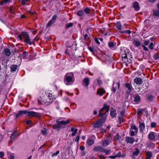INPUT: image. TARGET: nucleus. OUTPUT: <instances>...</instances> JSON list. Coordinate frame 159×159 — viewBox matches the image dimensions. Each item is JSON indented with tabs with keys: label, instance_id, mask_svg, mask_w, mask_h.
Instances as JSON below:
<instances>
[{
	"label": "nucleus",
	"instance_id": "obj_46",
	"mask_svg": "<svg viewBox=\"0 0 159 159\" xmlns=\"http://www.w3.org/2000/svg\"><path fill=\"white\" fill-rule=\"evenodd\" d=\"M119 119L120 122H123L124 116H121L119 117Z\"/></svg>",
	"mask_w": 159,
	"mask_h": 159
},
{
	"label": "nucleus",
	"instance_id": "obj_19",
	"mask_svg": "<svg viewBox=\"0 0 159 159\" xmlns=\"http://www.w3.org/2000/svg\"><path fill=\"white\" fill-rule=\"evenodd\" d=\"M148 86L147 85H143V88H141V89H140V92L142 93H145L147 90Z\"/></svg>",
	"mask_w": 159,
	"mask_h": 159
},
{
	"label": "nucleus",
	"instance_id": "obj_3",
	"mask_svg": "<svg viewBox=\"0 0 159 159\" xmlns=\"http://www.w3.org/2000/svg\"><path fill=\"white\" fill-rule=\"evenodd\" d=\"M23 37L25 39V42L27 44L31 45L32 44V42L31 41V39L30 38L29 36L27 33L26 32H23Z\"/></svg>",
	"mask_w": 159,
	"mask_h": 159
},
{
	"label": "nucleus",
	"instance_id": "obj_41",
	"mask_svg": "<svg viewBox=\"0 0 159 159\" xmlns=\"http://www.w3.org/2000/svg\"><path fill=\"white\" fill-rule=\"evenodd\" d=\"M84 11L85 13L87 14H89L90 13V9L88 8H87L85 9Z\"/></svg>",
	"mask_w": 159,
	"mask_h": 159
},
{
	"label": "nucleus",
	"instance_id": "obj_20",
	"mask_svg": "<svg viewBox=\"0 0 159 159\" xmlns=\"http://www.w3.org/2000/svg\"><path fill=\"white\" fill-rule=\"evenodd\" d=\"M108 45L110 48L112 50H114L116 48V43H115L109 42Z\"/></svg>",
	"mask_w": 159,
	"mask_h": 159
},
{
	"label": "nucleus",
	"instance_id": "obj_50",
	"mask_svg": "<svg viewBox=\"0 0 159 159\" xmlns=\"http://www.w3.org/2000/svg\"><path fill=\"white\" fill-rule=\"evenodd\" d=\"M153 98V96L151 95H149L148 96V98L149 100H152Z\"/></svg>",
	"mask_w": 159,
	"mask_h": 159
},
{
	"label": "nucleus",
	"instance_id": "obj_53",
	"mask_svg": "<svg viewBox=\"0 0 159 159\" xmlns=\"http://www.w3.org/2000/svg\"><path fill=\"white\" fill-rule=\"evenodd\" d=\"M23 37V32L21 34H19L18 36V37L20 40H22V37Z\"/></svg>",
	"mask_w": 159,
	"mask_h": 159
},
{
	"label": "nucleus",
	"instance_id": "obj_1",
	"mask_svg": "<svg viewBox=\"0 0 159 159\" xmlns=\"http://www.w3.org/2000/svg\"><path fill=\"white\" fill-rule=\"evenodd\" d=\"M74 77L72 73H68L65 76L64 81L67 85H70L74 81Z\"/></svg>",
	"mask_w": 159,
	"mask_h": 159
},
{
	"label": "nucleus",
	"instance_id": "obj_34",
	"mask_svg": "<svg viewBox=\"0 0 159 159\" xmlns=\"http://www.w3.org/2000/svg\"><path fill=\"white\" fill-rule=\"evenodd\" d=\"M139 150L138 149H136L133 152L134 155L137 156L139 153Z\"/></svg>",
	"mask_w": 159,
	"mask_h": 159
},
{
	"label": "nucleus",
	"instance_id": "obj_56",
	"mask_svg": "<svg viewBox=\"0 0 159 159\" xmlns=\"http://www.w3.org/2000/svg\"><path fill=\"white\" fill-rule=\"evenodd\" d=\"M117 157H121V152H119L116 155Z\"/></svg>",
	"mask_w": 159,
	"mask_h": 159
},
{
	"label": "nucleus",
	"instance_id": "obj_37",
	"mask_svg": "<svg viewBox=\"0 0 159 159\" xmlns=\"http://www.w3.org/2000/svg\"><path fill=\"white\" fill-rule=\"evenodd\" d=\"M153 13L157 17H159V10H156L154 11Z\"/></svg>",
	"mask_w": 159,
	"mask_h": 159
},
{
	"label": "nucleus",
	"instance_id": "obj_27",
	"mask_svg": "<svg viewBox=\"0 0 159 159\" xmlns=\"http://www.w3.org/2000/svg\"><path fill=\"white\" fill-rule=\"evenodd\" d=\"M57 18V16L56 15H54L52 19L51 20H50V25L53 24L56 21V19Z\"/></svg>",
	"mask_w": 159,
	"mask_h": 159
},
{
	"label": "nucleus",
	"instance_id": "obj_24",
	"mask_svg": "<svg viewBox=\"0 0 159 159\" xmlns=\"http://www.w3.org/2000/svg\"><path fill=\"white\" fill-rule=\"evenodd\" d=\"M140 100V97L138 95H136L134 98V102L137 103L139 102Z\"/></svg>",
	"mask_w": 159,
	"mask_h": 159
},
{
	"label": "nucleus",
	"instance_id": "obj_61",
	"mask_svg": "<svg viewBox=\"0 0 159 159\" xmlns=\"http://www.w3.org/2000/svg\"><path fill=\"white\" fill-rule=\"evenodd\" d=\"M156 125V123H152L151 124V127L152 128L154 127Z\"/></svg>",
	"mask_w": 159,
	"mask_h": 159
},
{
	"label": "nucleus",
	"instance_id": "obj_25",
	"mask_svg": "<svg viewBox=\"0 0 159 159\" xmlns=\"http://www.w3.org/2000/svg\"><path fill=\"white\" fill-rule=\"evenodd\" d=\"M83 84H84L86 86H87L89 84V80L88 78H85L83 80Z\"/></svg>",
	"mask_w": 159,
	"mask_h": 159
},
{
	"label": "nucleus",
	"instance_id": "obj_4",
	"mask_svg": "<svg viewBox=\"0 0 159 159\" xmlns=\"http://www.w3.org/2000/svg\"><path fill=\"white\" fill-rule=\"evenodd\" d=\"M26 115L29 116H37L39 114L33 111H29L26 110Z\"/></svg>",
	"mask_w": 159,
	"mask_h": 159
},
{
	"label": "nucleus",
	"instance_id": "obj_39",
	"mask_svg": "<svg viewBox=\"0 0 159 159\" xmlns=\"http://www.w3.org/2000/svg\"><path fill=\"white\" fill-rule=\"evenodd\" d=\"M154 59L157 60L159 59V55L158 53H155L153 56Z\"/></svg>",
	"mask_w": 159,
	"mask_h": 159
},
{
	"label": "nucleus",
	"instance_id": "obj_45",
	"mask_svg": "<svg viewBox=\"0 0 159 159\" xmlns=\"http://www.w3.org/2000/svg\"><path fill=\"white\" fill-rule=\"evenodd\" d=\"M21 1V3L23 5H25L26 4V2L29 1L30 0H20Z\"/></svg>",
	"mask_w": 159,
	"mask_h": 159
},
{
	"label": "nucleus",
	"instance_id": "obj_54",
	"mask_svg": "<svg viewBox=\"0 0 159 159\" xmlns=\"http://www.w3.org/2000/svg\"><path fill=\"white\" fill-rule=\"evenodd\" d=\"M9 159H14V156L13 154H11L9 157Z\"/></svg>",
	"mask_w": 159,
	"mask_h": 159
},
{
	"label": "nucleus",
	"instance_id": "obj_14",
	"mask_svg": "<svg viewBox=\"0 0 159 159\" xmlns=\"http://www.w3.org/2000/svg\"><path fill=\"white\" fill-rule=\"evenodd\" d=\"M133 7L134 8L135 11H138L140 9V7L138 2H135L133 3Z\"/></svg>",
	"mask_w": 159,
	"mask_h": 159
},
{
	"label": "nucleus",
	"instance_id": "obj_18",
	"mask_svg": "<svg viewBox=\"0 0 159 159\" xmlns=\"http://www.w3.org/2000/svg\"><path fill=\"white\" fill-rule=\"evenodd\" d=\"M116 110L113 108L111 109L110 115L112 118L116 116Z\"/></svg>",
	"mask_w": 159,
	"mask_h": 159
},
{
	"label": "nucleus",
	"instance_id": "obj_7",
	"mask_svg": "<svg viewBox=\"0 0 159 159\" xmlns=\"http://www.w3.org/2000/svg\"><path fill=\"white\" fill-rule=\"evenodd\" d=\"M103 123V122L101 120H100L96 122L94 124L93 127L94 128L100 127L101 126Z\"/></svg>",
	"mask_w": 159,
	"mask_h": 159
},
{
	"label": "nucleus",
	"instance_id": "obj_9",
	"mask_svg": "<svg viewBox=\"0 0 159 159\" xmlns=\"http://www.w3.org/2000/svg\"><path fill=\"white\" fill-rule=\"evenodd\" d=\"M125 85L128 93H130L132 90V86L129 83H125Z\"/></svg>",
	"mask_w": 159,
	"mask_h": 159
},
{
	"label": "nucleus",
	"instance_id": "obj_16",
	"mask_svg": "<svg viewBox=\"0 0 159 159\" xmlns=\"http://www.w3.org/2000/svg\"><path fill=\"white\" fill-rule=\"evenodd\" d=\"M77 15L82 18L84 16L85 14L83 11L79 10L77 12Z\"/></svg>",
	"mask_w": 159,
	"mask_h": 159
},
{
	"label": "nucleus",
	"instance_id": "obj_63",
	"mask_svg": "<svg viewBox=\"0 0 159 159\" xmlns=\"http://www.w3.org/2000/svg\"><path fill=\"white\" fill-rule=\"evenodd\" d=\"M97 83L98 84V85H100L102 84V82L100 80H97Z\"/></svg>",
	"mask_w": 159,
	"mask_h": 159
},
{
	"label": "nucleus",
	"instance_id": "obj_60",
	"mask_svg": "<svg viewBox=\"0 0 159 159\" xmlns=\"http://www.w3.org/2000/svg\"><path fill=\"white\" fill-rule=\"evenodd\" d=\"M95 41L96 43L98 44H99L100 43L98 41V39L97 38L95 39Z\"/></svg>",
	"mask_w": 159,
	"mask_h": 159
},
{
	"label": "nucleus",
	"instance_id": "obj_49",
	"mask_svg": "<svg viewBox=\"0 0 159 159\" xmlns=\"http://www.w3.org/2000/svg\"><path fill=\"white\" fill-rule=\"evenodd\" d=\"M153 43H150V44H149V47L150 49H152L153 48Z\"/></svg>",
	"mask_w": 159,
	"mask_h": 159
},
{
	"label": "nucleus",
	"instance_id": "obj_21",
	"mask_svg": "<svg viewBox=\"0 0 159 159\" xmlns=\"http://www.w3.org/2000/svg\"><path fill=\"white\" fill-rule=\"evenodd\" d=\"M71 131L72 132L71 134V135L73 136H74L77 133L78 129L75 128H72L71 129Z\"/></svg>",
	"mask_w": 159,
	"mask_h": 159
},
{
	"label": "nucleus",
	"instance_id": "obj_52",
	"mask_svg": "<svg viewBox=\"0 0 159 159\" xmlns=\"http://www.w3.org/2000/svg\"><path fill=\"white\" fill-rule=\"evenodd\" d=\"M143 111V109H139L138 110V111H137V114L138 115H139L140 113H142V112Z\"/></svg>",
	"mask_w": 159,
	"mask_h": 159
},
{
	"label": "nucleus",
	"instance_id": "obj_12",
	"mask_svg": "<svg viewBox=\"0 0 159 159\" xmlns=\"http://www.w3.org/2000/svg\"><path fill=\"white\" fill-rule=\"evenodd\" d=\"M19 135V134L17 131H14L10 135V138L11 139H13L14 138L17 137Z\"/></svg>",
	"mask_w": 159,
	"mask_h": 159
},
{
	"label": "nucleus",
	"instance_id": "obj_57",
	"mask_svg": "<svg viewBox=\"0 0 159 159\" xmlns=\"http://www.w3.org/2000/svg\"><path fill=\"white\" fill-rule=\"evenodd\" d=\"M80 138V136H78L76 137V139H75V141L76 142L79 141Z\"/></svg>",
	"mask_w": 159,
	"mask_h": 159
},
{
	"label": "nucleus",
	"instance_id": "obj_17",
	"mask_svg": "<svg viewBox=\"0 0 159 159\" xmlns=\"http://www.w3.org/2000/svg\"><path fill=\"white\" fill-rule=\"evenodd\" d=\"M18 66L16 65H13L11 67V71L12 72H14L16 71L17 69Z\"/></svg>",
	"mask_w": 159,
	"mask_h": 159
},
{
	"label": "nucleus",
	"instance_id": "obj_38",
	"mask_svg": "<svg viewBox=\"0 0 159 159\" xmlns=\"http://www.w3.org/2000/svg\"><path fill=\"white\" fill-rule=\"evenodd\" d=\"M101 146L95 147L93 148V150L96 151H100L101 149Z\"/></svg>",
	"mask_w": 159,
	"mask_h": 159
},
{
	"label": "nucleus",
	"instance_id": "obj_33",
	"mask_svg": "<svg viewBox=\"0 0 159 159\" xmlns=\"http://www.w3.org/2000/svg\"><path fill=\"white\" fill-rule=\"evenodd\" d=\"M53 128L54 129H57L58 130H60L61 128L60 125H58L57 123V125H53Z\"/></svg>",
	"mask_w": 159,
	"mask_h": 159
},
{
	"label": "nucleus",
	"instance_id": "obj_40",
	"mask_svg": "<svg viewBox=\"0 0 159 159\" xmlns=\"http://www.w3.org/2000/svg\"><path fill=\"white\" fill-rule=\"evenodd\" d=\"M131 128L135 130L137 133L138 131V129L135 125H132L131 126Z\"/></svg>",
	"mask_w": 159,
	"mask_h": 159
},
{
	"label": "nucleus",
	"instance_id": "obj_30",
	"mask_svg": "<svg viewBox=\"0 0 159 159\" xmlns=\"http://www.w3.org/2000/svg\"><path fill=\"white\" fill-rule=\"evenodd\" d=\"M72 50L71 49V46H70V47H68L67 48L65 52V53L66 54H70V53H72Z\"/></svg>",
	"mask_w": 159,
	"mask_h": 159
},
{
	"label": "nucleus",
	"instance_id": "obj_28",
	"mask_svg": "<svg viewBox=\"0 0 159 159\" xmlns=\"http://www.w3.org/2000/svg\"><path fill=\"white\" fill-rule=\"evenodd\" d=\"M139 128H140V130L143 131L144 129L145 126L144 124L142 123L139 122Z\"/></svg>",
	"mask_w": 159,
	"mask_h": 159
},
{
	"label": "nucleus",
	"instance_id": "obj_51",
	"mask_svg": "<svg viewBox=\"0 0 159 159\" xmlns=\"http://www.w3.org/2000/svg\"><path fill=\"white\" fill-rule=\"evenodd\" d=\"M150 42V41L149 40H146L144 42V44L145 45H148Z\"/></svg>",
	"mask_w": 159,
	"mask_h": 159
},
{
	"label": "nucleus",
	"instance_id": "obj_26",
	"mask_svg": "<svg viewBox=\"0 0 159 159\" xmlns=\"http://www.w3.org/2000/svg\"><path fill=\"white\" fill-rule=\"evenodd\" d=\"M4 52L6 55L7 56H9L11 54V52L10 50L7 48H6L4 49Z\"/></svg>",
	"mask_w": 159,
	"mask_h": 159
},
{
	"label": "nucleus",
	"instance_id": "obj_62",
	"mask_svg": "<svg viewBox=\"0 0 159 159\" xmlns=\"http://www.w3.org/2000/svg\"><path fill=\"white\" fill-rule=\"evenodd\" d=\"M130 135L132 136H134L135 135V133L134 131H131L130 132Z\"/></svg>",
	"mask_w": 159,
	"mask_h": 159
},
{
	"label": "nucleus",
	"instance_id": "obj_43",
	"mask_svg": "<svg viewBox=\"0 0 159 159\" xmlns=\"http://www.w3.org/2000/svg\"><path fill=\"white\" fill-rule=\"evenodd\" d=\"M120 33H126L128 34H130L131 33V32L129 30H124V31H122L120 32Z\"/></svg>",
	"mask_w": 159,
	"mask_h": 159
},
{
	"label": "nucleus",
	"instance_id": "obj_22",
	"mask_svg": "<svg viewBox=\"0 0 159 159\" xmlns=\"http://www.w3.org/2000/svg\"><path fill=\"white\" fill-rule=\"evenodd\" d=\"M120 54L122 55V57L124 59H128L127 56L125 51L121 50L120 52Z\"/></svg>",
	"mask_w": 159,
	"mask_h": 159
},
{
	"label": "nucleus",
	"instance_id": "obj_48",
	"mask_svg": "<svg viewBox=\"0 0 159 159\" xmlns=\"http://www.w3.org/2000/svg\"><path fill=\"white\" fill-rule=\"evenodd\" d=\"M59 152H60L59 151H57L55 153H53L52 154V157H54L55 156H57L58 154H59Z\"/></svg>",
	"mask_w": 159,
	"mask_h": 159
},
{
	"label": "nucleus",
	"instance_id": "obj_8",
	"mask_svg": "<svg viewBox=\"0 0 159 159\" xmlns=\"http://www.w3.org/2000/svg\"><path fill=\"white\" fill-rule=\"evenodd\" d=\"M156 133L154 132L150 133L148 136V138L149 140H154L155 138Z\"/></svg>",
	"mask_w": 159,
	"mask_h": 159
},
{
	"label": "nucleus",
	"instance_id": "obj_59",
	"mask_svg": "<svg viewBox=\"0 0 159 159\" xmlns=\"http://www.w3.org/2000/svg\"><path fill=\"white\" fill-rule=\"evenodd\" d=\"M105 148H102V147L101 148V149H100V152H101V153H103V152H105Z\"/></svg>",
	"mask_w": 159,
	"mask_h": 159
},
{
	"label": "nucleus",
	"instance_id": "obj_36",
	"mask_svg": "<svg viewBox=\"0 0 159 159\" xmlns=\"http://www.w3.org/2000/svg\"><path fill=\"white\" fill-rule=\"evenodd\" d=\"M41 133L42 134L45 135L47 134V129L44 128L41 130Z\"/></svg>",
	"mask_w": 159,
	"mask_h": 159
},
{
	"label": "nucleus",
	"instance_id": "obj_44",
	"mask_svg": "<svg viewBox=\"0 0 159 159\" xmlns=\"http://www.w3.org/2000/svg\"><path fill=\"white\" fill-rule=\"evenodd\" d=\"M88 49L89 50L92 52L93 54H94L95 52L94 48L92 47H89Z\"/></svg>",
	"mask_w": 159,
	"mask_h": 159
},
{
	"label": "nucleus",
	"instance_id": "obj_58",
	"mask_svg": "<svg viewBox=\"0 0 159 159\" xmlns=\"http://www.w3.org/2000/svg\"><path fill=\"white\" fill-rule=\"evenodd\" d=\"M4 156L3 152H0V158H2Z\"/></svg>",
	"mask_w": 159,
	"mask_h": 159
},
{
	"label": "nucleus",
	"instance_id": "obj_23",
	"mask_svg": "<svg viewBox=\"0 0 159 159\" xmlns=\"http://www.w3.org/2000/svg\"><path fill=\"white\" fill-rule=\"evenodd\" d=\"M146 157L145 159H150L152 157V152H148L146 154Z\"/></svg>",
	"mask_w": 159,
	"mask_h": 159
},
{
	"label": "nucleus",
	"instance_id": "obj_35",
	"mask_svg": "<svg viewBox=\"0 0 159 159\" xmlns=\"http://www.w3.org/2000/svg\"><path fill=\"white\" fill-rule=\"evenodd\" d=\"M116 27L119 30H121V24L119 22H117L116 23Z\"/></svg>",
	"mask_w": 159,
	"mask_h": 159
},
{
	"label": "nucleus",
	"instance_id": "obj_2",
	"mask_svg": "<svg viewBox=\"0 0 159 159\" xmlns=\"http://www.w3.org/2000/svg\"><path fill=\"white\" fill-rule=\"evenodd\" d=\"M109 110V106L107 104H104L103 107L100 109L99 111V115L100 117L105 116L108 113Z\"/></svg>",
	"mask_w": 159,
	"mask_h": 159
},
{
	"label": "nucleus",
	"instance_id": "obj_32",
	"mask_svg": "<svg viewBox=\"0 0 159 159\" xmlns=\"http://www.w3.org/2000/svg\"><path fill=\"white\" fill-rule=\"evenodd\" d=\"M133 44L135 46L137 47H139L140 45V42L138 41H134L133 42Z\"/></svg>",
	"mask_w": 159,
	"mask_h": 159
},
{
	"label": "nucleus",
	"instance_id": "obj_11",
	"mask_svg": "<svg viewBox=\"0 0 159 159\" xmlns=\"http://www.w3.org/2000/svg\"><path fill=\"white\" fill-rule=\"evenodd\" d=\"M105 91L104 89L100 88L98 89L97 92V94L100 96H102L105 93Z\"/></svg>",
	"mask_w": 159,
	"mask_h": 159
},
{
	"label": "nucleus",
	"instance_id": "obj_47",
	"mask_svg": "<svg viewBox=\"0 0 159 159\" xmlns=\"http://www.w3.org/2000/svg\"><path fill=\"white\" fill-rule=\"evenodd\" d=\"M120 136L119 135V133H117L115 137V139L117 140H119L120 138Z\"/></svg>",
	"mask_w": 159,
	"mask_h": 159
},
{
	"label": "nucleus",
	"instance_id": "obj_10",
	"mask_svg": "<svg viewBox=\"0 0 159 159\" xmlns=\"http://www.w3.org/2000/svg\"><path fill=\"white\" fill-rule=\"evenodd\" d=\"M134 82L137 85L141 84L143 82L142 79L140 77H136L134 80Z\"/></svg>",
	"mask_w": 159,
	"mask_h": 159
},
{
	"label": "nucleus",
	"instance_id": "obj_42",
	"mask_svg": "<svg viewBox=\"0 0 159 159\" xmlns=\"http://www.w3.org/2000/svg\"><path fill=\"white\" fill-rule=\"evenodd\" d=\"M22 57L23 59L26 58L27 57V52L26 51H24L23 52Z\"/></svg>",
	"mask_w": 159,
	"mask_h": 159
},
{
	"label": "nucleus",
	"instance_id": "obj_5",
	"mask_svg": "<svg viewBox=\"0 0 159 159\" xmlns=\"http://www.w3.org/2000/svg\"><path fill=\"white\" fill-rule=\"evenodd\" d=\"M70 122V121L67 120H58L57 121V123L58 125H66L68 124Z\"/></svg>",
	"mask_w": 159,
	"mask_h": 159
},
{
	"label": "nucleus",
	"instance_id": "obj_13",
	"mask_svg": "<svg viewBox=\"0 0 159 159\" xmlns=\"http://www.w3.org/2000/svg\"><path fill=\"white\" fill-rule=\"evenodd\" d=\"M125 141L128 143H132L134 142V138L131 137H127Z\"/></svg>",
	"mask_w": 159,
	"mask_h": 159
},
{
	"label": "nucleus",
	"instance_id": "obj_6",
	"mask_svg": "<svg viewBox=\"0 0 159 159\" xmlns=\"http://www.w3.org/2000/svg\"><path fill=\"white\" fill-rule=\"evenodd\" d=\"M120 87V84L119 82L113 83L112 89L113 92L115 93L116 92L117 89H119Z\"/></svg>",
	"mask_w": 159,
	"mask_h": 159
},
{
	"label": "nucleus",
	"instance_id": "obj_55",
	"mask_svg": "<svg viewBox=\"0 0 159 159\" xmlns=\"http://www.w3.org/2000/svg\"><path fill=\"white\" fill-rule=\"evenodd\" d=\"M72 26H73V24L72 23H70L66 25V27L67 28H69V27H72Z\"/></svg>",
	"mask_w": 159,
	"mask_h": 159
},
{
	"label": "nucleus",
	"instance_id": "obj_31",
	"mask_svg": "<svg viewBox=\"0 0 159 159\" xmlns=\"http://www.w3.org/2000/svg\"><path fill=\"white\" fill-rule=\"evenodd\" d=\"M109 144V141L107 140H105L103 141L102 143V145L103 147H105L107 146Z\"/></svg>",
	"mask_w": 159,
	"mask_h": 159
},
{
	"label": "nucleus",
	"instance_id": "obj_64",
	"mask_svg": "<svg viewBox=\"0 0 159 159\" xmlns=\"http://www.w3.org/2000/svg\"><path fill=\"white\" fill-rule=\"evenodd\" d=\"M101 132L102 133H105L106 132V130L103 129L101 128Z\"/></svg>",
	"mask_w": 159,
	"mask_h": 159
},
{
	"label": "nucleus",
	"instance_id": "obj_15",
	"mask_svg": "<svg viewBox=\"0 0 159 159\" xmlns=\"http://www.w3.org/2000/svg\"><path fill=\"white\" fill-rule=\"evenodd\" d=\"M23 114L26 115V110L19 111L18 113L16 114V118L17 119L19 116H20Z\"/></svg>",
	"mask_w": 159,
	"mask_h": 159
},
{
	"label": "nucleus",
	"instance_id": "obj_29",
	"mask_svg": "<svg viewBox=\"0 0 159 159\" xmlns=\"http://www.w3.org/2000/svg\"><path fill=\"white\" fill-rule=\"evenodd\" d=\"M94 143L93 140L91 139H88L87 141V143L89 145H91L93 144Z\"/></svg>",
	"mask_w": 159,
	"mask_h": 159
}]
</instances>
